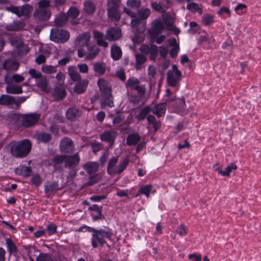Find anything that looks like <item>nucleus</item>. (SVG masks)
<instances>
[{
    "instance_id": "37",
    "label": "nucleus",
    "mask_w": 261,
    "mask_h": 261,
    "mask_svg": "<svg viewBox=\"0 0 261 261\" xmlns=\"http://www.w3.org/2000/svg\"><path fill=\"white\" fill-rule=\"evenodd\" d=\"M119 156H116L112 157L109 161L107 166V172L109 174L111 175L115 173V166L118 161Z\"/></svg>"
},
{
    "instance_id": "45",
    "label": "nucleus",
    "mask_w": 261,
    "mask_h": 261,
    "mask_svg": "<svg viewBox=\"0 0 261 261\" xmlns=\"http://www.w3.org/2000/svg\"><path fill=\"white\" fill-rule=\"evenodd\" d=\"M36 84L42 91H47L48 82L45 75L39 79Z\"/></svg>"
},
{
    "instance_id": "2",
    "label": "nucleus",
    "mask_w": 261,
    "mask_h": 261,
    "mask_svg": "<svg viewBox=\"0 0 261 261\" xmlns=\"http://www.w3.org/2000/svg\"><path fill=\"white\" fill-rule=\"evenodd\" d=\"M113 233L111 229L100 228L95 233L92 234L91 245L93 248H96L98 246L103 247L106 243V239L111 240Z\"/></svg>"
},
{
    "instance_id": "4",
    "label": "nucleus",
    "mask_w": 261,
    "mask_h": 261,
    "mask_svg": "<svg viewBox=\"0 0 261 261\" xmlns=\"http://www.w3.org/2000/svg\"><path fill=\"white\" fill-rule=\"evenodd\" d=\"M83 168L90 176V179L87 182V186H92L98 182V180L96 178L97 177L96 173L99 168L98 163L95 162H87L83 165Z\"/></svg>"
},
{
    "instance_id": "8",
    "label": "nucleus",
    "mask_w": 261,
    "mask_h": 261,
    "mask_svg": "<svg viewBox=\"0 0 261 261\" xmlns=\"http://www.w3.org/2000/svg\"><path fill=\"white\" fill-rule=\"evenodd\" d=\"M80 161V158L77 153H75L72 155H66L64 161V167L66 168L72 169L70 172V174L72 176H75L76 174V171L73 169L78 165Z\"/></svg>"
},
{
    "instance_id": "49",
    "label": "nucleus",
    "mask_w": 261,
    "mask_h": 261,
    "mask_svg": "<svg viewBox=\"0 0 261 261\" xmlns=\"http://www.w3.org/2000/svg\"><path fill=\"white\" fill-rule=\"evenodd\" d=\"M94 70L98 75H103L106 72V67L104 63H96L94 65Z\"/></svg>"
},
{
    "instance_id": "62",
    "label": "nucleus",
    "mask_w": 261,
    "mask_h": 261,
    "mask_svg": "<svg viewBox=\"0 0 261 261\" xmlns=\"http://www.w3.org/2000/svg\"><path fill=\"white\" fill-rule=\"evenodd\" d=\"M50 2L48 0H41L38 3V9H45L49 6Z\"/></svg>"
},
{
    "instance_id": "17",
    "label": "nucleus",
    "mask_w": 261,
    "mask_h": 261,
    "mask_svg": "<svg viewBox=\"0 0 261 261\" xmlns=\"http://www.w3.org/2000/svg\"><path fill=\"white\" fill-rule=\"evenodd\" d=\"M65 157L66 155H57L51 159V163L49 165L53 166L55 171H61L63 169Z\"/></svg>"
},
{
    "instance_id": "64",
    "label": "nucleus",
    "mask_w": 261,
    "mask_h": 261,
    "mask_svg": "<svg viewBox=\"0 0 261 261\" xmlns=\"http://www.w3.org/2000/svg\"><path fill=\"white\" fill-rule=\"evenodd\" d=\"M246 6L245 4H239L235 7V11L238 14H242L245 11Z\"/></svg>"
},
{
    "instance_id": "30",
    "label": "nucleus",
    "mask_w": 261,
    "mask_h": 261,
    "mask_svg": "<svg viewBox=\"0 0 261 261\" xmlns=\"http://www.w3.org/2000/svg\"><path fill=\"white\" fill-rule=\"evenodd\" d=\"M97 85L103 95L111 93V88L108 86V83L106 80L99 79L97 82Z\"/></svg>"
},
{
    "instance_id": "54",
    "label": "nucleus",
    "mask_w": 261,
    "mask_h": 261,
    "mask_svg": "<svg viewBox=\"0 0 261 261\" xmlns=\"http://www.w3.org/2000/svg\"><path fill=\"white\" fill-rule=\"evenodd\" d=\"M37 138L39 141L46 143L50 140L51 135L48 133H41L38 135Z\"/></svg>"
},
{
    "instance_id": "14",
    "label": "nucleus",
    "mask_w": 261,
    "mask_h": 261,
    "mask_svg": "<svg viewBox=\"0 0 261 261\" xmlns=\"http://www.w3.org/2000/svg\"><path fill=\"white\" fill-rule=\"evenodd\" d=\"M93 35L98 46H101L105 48L108 47V43L106 41V40H107V38H106V34L105 35L101 32L94 30L93 31Z\"/></svg>"
},
{
    "instance_id": "19",
    "label": "nucleus",
    "mask_w": 261,
    "mask_h": 261,
    "mask_svg": "<svg viewBox=\"0 0 261 261\" xmlns=\"http://www.w3.org/2000/svg\"><path fill=\"white\" fill-rule=\"evenodd\" d=\"M52 95L57 100H62L66 95L65 88L62 85L55 86L52 92Z\"/></svg>"
},
{
    "instance_id": "44",
    "label": "nucleus",
    "mask_w": 261,
    "mask_h": 261,
    "mask_svg": "<svg viewBox=\"0 0 261 261\" xmlns=\"http://www.w3.org/2000/svg\"><path fill=\"white\" fill-rule=\"evenodd\" d=\"M140 140V136L138 134L129 135L126 138V144L129 146L135 145Z\"/></svg>"
},
{
    "instance_id": "51",
    "label": "nucleus",
    "mask_w": 261,
    "mask_h": 261,
    "mask_svg": "<svg viewBox=\"0 0 261 261\" xmlns=\"http://www.w3.org/2000/svg\"><path fill=\"white\" fill-rule=\"evenodd\" d=\"M158 46L154 44H151V48L149 52V58L151 60L154 61L158 55Z\"/></svg>"
},
{
    "instance_id": "38",
    "label": "nucleus",
    "mask_w": 261,
    "mask_h": 261,
    "mask_svg": "<svg viewBox=\"0 0 261 261\" xmlns=\"http://www.w3.org/2000/svg\"><path fill=\"white\" fill-rule=\"evenodd\" d=\"M88 53L86 55V59L91 60L95 58L99 53V49L95 45H90L88 47Z\"/></svg>"
},
{
    "instance_id": "43",
    "label": "nucleus",
    "mask_w": 261,
    "mask_h": 261,
    "mask_svg": "<svg viewBox=\"0 0 261 261\" xmlns=\"http://www.w3.org/2000/svg\"><path fill=\"white\" fill-rule=\"evenodd\" d=\"M104 99L101 103V107L104 108L105 106H108L110 108H112L114 107V103L113 101V97L111 93L110 94H107L106 95H103Z\"/></svg>"
},
{
    "instance_id": "53",
    "label": "nucleus",
    "mask_w": 261,
    "mask_h": 261,
    "mask_svg": "<svg viewBox=\"0 0 261 261\" xmlns=\"http://www.w3.org/2000/svg\"><path fill=\"white\" fill-rule=\"evenodd\" d=\"M79 14L80 11L77 8L71 7L68 10L67 15L68 16V18L70 17L72 18H76L79 16Z\"/></svg>"
},
{
    "instance_id": "18",
    "label": "nucleus",
    "mask_w": 261,
    "mask_h": 261,
    "mask_svg": "<svg viewBox=\"0 0 261 261\" xmlns=\"http://www.w3.org/2000/svg\"><path fill=\"white\" fill-rule=\"evenodd\" d=\"M0 105L7 106L11 109H16L15 98L8 95H2L0 97Z\"/></svg>"
},
{
    "instance_id": "22",
    "label": "nucleus",
    "mask_w": 261,
    "mask_h": 261,
    "mask_svg": "<svg viewBox=\"0 0 261 261\" xmlns=\"http://www.w3.org/2000/svg\"><path fill=\"white\" fill-rule=\"evenodd\" d=\"M213 168L215 171L218 172L221 175L228 176L232 170L237 169V166L234 163H231L226 167L224 171L222 170L220 167H217V165H214Z\"/></svg>"
},
{
    "instance_id": "41",
    "label": "nucleus",
    "mask_w": 261,
    "mask_h": 261,
    "mask_svg": "<svg viewBox=\"0 0 261 261\" xmlns=\"http://www.w3.org/2000/svg\"><path fill=\"white\" fill-rule=\"evenodd\" d=\"M6 244L8 251L10 254H16L17 252V249L16 245L12 241V239L9 238L6 240Z\"/></svg>"
},
{
    "instance_id": "36",
    "label": "nucleus",
    "mask_w": 261,
    "mask_h": 261,
    "mask_svg": "<svg viewBox=\"0 0 261 261\" xmlns=\"http://www.w3.org/2000/svg\"><path fill=\"white\" fill-rule=\"evenodd\" d=\"M111 55L112 59L115 61L118 60L122 57V51L120 47L113 44L111 47Z\"/></svg>"
},
{
    "instance_id": "61",
    "label": "nucleus",
    "mask_w": 261,
    "mask_h": 261,
    "mask_svg": "<svg viewBox=\"0 0 261 261\" xmlns=\"http://www.w3.org/2000/svg\"><path fill=\"white\" fill-rule=\"evenodd\" d=\"M156 74V69L154 66L149 65L148 68V75L150 80L154 78Z\"/></svg>"
},
{
    "instance_id": "58",
    "label": "nucleus",
    "mask_w": 261,
    "mask_h": 261,
    "mask_svg": "<svg viewBox=\"0 0 261 261\" xmlns=\"http://www.w3.org/2000/svg\"><path fill=\"white\" fill-rule=\"evenodd\" d=\"M175 232L180 236H184L187 234V228L184 224H181L177 228Z\"/></svg>"
},
{
    "instance_id": "16",
    "label": "nucleus",
    "mask_w": 261,
    "mask_h": 261,
    "mask_svg": "<svg viewBox=\"0 0 261 261\" xmlns=\"http://www.w3.org/2000/svg\"><path fill=\"white\" fill-rule=\"evenodd\" d=\"M106 38L110 41H115L119 39L122 35L121 30L119 28H111L106 31Z\"/></svg>"
},
{
    "instance_id": "15",
    "label": "nucleus",
    "mask_w": 261,
    "mask_h": 261,
    "mask_svg": "<svg viewBox=\"0 0 261 261\" xmlns=\"http://www.w3.org/2000/svg\"><path fill=\"white\" fill-rule=\"evenodd\" d=\"M50 11L45 9H37L33 16L37 21H43L48 20L50 17Z\"/></svg>"
},
{
    "instance_id": "26",
    "label": "nucleus",
    "mask_w": 261,
    "mask_h": 261,
    "mask_svg": "<svg viewBox=\"0 0 261 261\" xmlns=\"http://www.w3.org/2000/svg\"><path fill=\"white\" fill-rule=\"evenodd\" d=\"M82 115V112L74 108H69L66 113V116L67 119L71 121H74Z\"/></svg>"
},
{
    "instance_id": "46",
    "label": "nucleus",
    "mask_w": 261,
    "mask_h": 261,
    "mask_svg": "<svg viewBox=\"0 0 261 261\" xmlns=\"http://www.w3.org/2000/svg\"><path fill=\"white\" fill-rule=\"evenodd\" d=\"M6 91L10 94H21L22 93V87L16 85H10L6 87Z\"/></svg>"
},
{
    "instance_id": "3",
    "label": "nucleus",
    "mask_w": 261,
    "mask_h": 261,
    "mask_svg": "<svg viewBox=\"0 0 261 261\" xmlns=\"http://www.w3.org/2000/svg\"><path fill=\"white\" fill-rule=\"evenodd\" d=\"M121 0H107V10L108 18L113 21L118 22L121 18L119 8Z\"/></svg>"
},
{
    "instance_id": "11",
    "label": "nucleus",
    "mask_w": 261,
    "mask_h": 261,
    "mask_svg": "<svg viewBox=\"0 0 261 261\" xmlns=\"http://www.w3.org/2000/svg\"><path fill=\"white\" fill-rule=\"evenodd\" d=\"M60 151L64 153H70L74 150L73 142L69 138L65 137L62 139L60 144Z\"/></svg>"
},
{
    "instance_id": "9",
    "label": "nucleus",
    "mask_w": 261,
    "mask_h": 261,
    "mask_svg": "<svg viewBox=\"0 0 261 261\" xmlns=\"http://www.w3.org/2000/svg\"><path fill=\"white\" fill-rule=\"evenodd\" d=\"M41 115L37 113L24 114L22 116L21 124L26 127L32 126L37 123Z\"/></svg>"
},
{
    "instance_id": "31",
    "label": "nucleus",
    "mask_w": 261,
    "mask_h": 261,
    "mask_svg": "<svg viewBox=\"0 0 261 261\" xmlns=\"http://www.w3.org/2000/svg\"><path fill=\"white\" fill-rule=\"evenodd\" d=\"M169 44L172 46L173 48L170 51V55L171 58H175L177 57L179 51V45L177 43L175 38H173L169 40Z\"/></svg>"
},
{
    "instance_id": "47",
    "label": "nucleus",
    "mask_w": 261,
    "mask_h": 261,
    "mask_svg": "<svg viewBox=\"0 0 261 261\" xmlns=\"http://www.w3.org/2000/svg\"><path fill=\"white\" fill-rule=\"evenodd\" d=\"M151 188L152 186L151 185L142 186L137 192L136 196H138L141 194H144L147 197H148L150 194V192L151 190Z\"/></svg>"
},
{
    "instance_id": "10",
    "label": "nucleus",
    "mask_w": 261,
    "mask_h": 261,
    "mask_svg": "<svg viewBox=\"0 0 261 261\" xmlns=\"http://www.w3.org/2000/svg\"><path fill=\"white\" fill-rule=\"evenodd\" d=\"M6 9L8 11L15 14L18 16L20 17L22 16H27L29 15L31 11L32 10V7L29 5H24L22 7L10 6L6 8Z\"/></svg>"
},
{
    "instance_id": "34",
    "label": "nucleus",
    "mask_w": 261,
    "mask_h": 261,
    "mask_svg": "<svg viewBox=\"0 0 261 261\" xmlns=\"http://www.w3.org/2000/svg\"><path fill=\"white\" fill-rule=\"evenodd\" d=\"M166 110V103H161L155 105L153 108L152 111L154 114L156 115L158 117H160L165 114Z\"/></svg>"
},
{
    "instance_id": "35",
    "label": "nucleus",
    "mask_w": 261,
    "mask_h": 261,
    "mask_svg": "<svg viewBox=\"0 0 261 261\" xmlns=\"http://www.w3.org/2000/svg\"><path fill=\"white\" fill-rule=\"evenodd\" d=\"M68 18L67 14L65 13L60 14L56 17L55 19L54 23L55 25L57 27H63L68 21Z\"/></svg>"
},
{
    "instance_id": "48",
    "label": "nucleus",
    "mask_w": 261,
    "mask_h": 261,
    "mask_svg": "<svg viewBox=\"0 0 261 261\" xmlns=\"http://www.w3.org/2000/svg\"><path fill=\"white\" fill-rule=\"evenodd\" d=\"M151 108L149 106L145 107L142 109L136 116V118L139 121L144 120L147 115L150 112Z\"/></svg>"
},
{
    "instance_id": "23",
    "label": "nucleus",
    "mask_w": 261,
    "mask_h": 261,
    "mask_svg": "<svg viewBox=\"0 0 261 261\" xmlns=\"http://www.w3.org/2000/svg\"><path fill=\"white\" fill-rule=\"evenodd\" d=\"M164 29V25L160 20H155L152 22L150 34L152 37L156 36L161 34Z\"/></svg>"
},
{
    "instance_id": "25",
    "label": "nucleus",
    "mask_w": 261,
    "mask_h": 261,
    "mask_svg": "<svg viewBox=\"0 0 261 261\" xmlns=\"http://www.w3.org/2000/svg\"><path fill=\"white\" fill-rule=\"evenodd\" d=\"M89 209L93 211V213H92V216L93 220L96 221L103 218V216L102 214V207L101 206L93 204L90 206Z\"/></svg>"
},
{
    "instance_id": "57",
    "label": "nucleus",
    "mask_w": 261,
    "mask_h": 261,
    "mask_svg": "<svg viewBox=\"0 0 261 261\" xmlns=\"http://www.w3.org/2000/svg\"><path fill=\"white\" fill-rule=\"evenodd\" d=\"M41 68L42 71L45 73H52L57 71L56 67L51 65H43Z\"/></svg>"
},
{
    "instance_id": "39",
    "label": "nucleus",
    "mask_w": 261,
    "mask_h": 261,
    "mask_svg": "<svg viewBox=\"0 0 261 261\" xmlns=\"http://www.w3.org/2000/svg\"><path fill=\"white\" fill-rule=\"evenodd\" d=\"M68 74L71 80L76 82L80 80L81 76L75 66H69L68 70Z\"/></svg>"
},
{
    "instance_id": "27",
    "label": "nucleus",
    "mask_w": 261,
    "mask_h": 261,
    "mask_svg": "<svg viewBox=\"0 0 261 261\" xmlns=\"http://www.w3.org/2000/svg\"><path fill=\"white\" fill-rule=\"evenodd\" d=\"M89 84V81L87 79L80 80L76 83L74 88V92L77 94L84 93L87 88Z\"/></svg>"
},
{
    "instance_id": "32",
    "label": "nucleus",
    "mask_w": 261,
    "mask_h": 261,
    "mask_svg": "<svg viewBox=\"0 0 261 261\" xmlns=\"http://www.w3.org/2000/svg\"><path fill=\"white\" fill-rule=\"evenodd\" d=\"M167 3V6H163L161 3H158L157 2H151L150 6L151 8L156 12H164L169 7L170 1L169 0H166Z\"/></svg>"
},
{
    "instance_id": "6",
    "label": "nucleus",
    "mask_w": 261,
    "mask_h": 261,
    "mask_svg": "<svg viewBox=\"0 0 261 261\" xmlns=\"http://www.w3.org/2000/svg\"><path fill=\"white\" fill-rule=\"evenodd\" d=\"M126 88L130 90H135L141 96L145 95L146 93V88L144 85H141L139 80L134 76L129 77L125 83Z\"/></svg>"
},
{
    "instance_id": "52",
    "label": "nucleus",
    "mask_w": 261,
    "mask_h": 261,
    "mask_svg": "<svg viewBox=\"0 0 261 261\" xmlns=\"http://www.w3.org/2000/svg\"><path fill=\"white\" fill-rule=\"evenodd\" d=\"M214 16L210 14H204L202 16V22L205 25H210L214 22Z\"/></svg>"
},
{
    "instance_id": "40",
    "label": "nucleus",
    "mask_w": 261,
    "mask_h": 261,
    "mask_svg": "<svg viewBox=\"0 0 261 261\" xmlns=\"http://www.w3.org/2000/svg\"><path fill=\"white\" fill-rule=\"evenodd\" d=\"M150 14V10L148 8H142L138 10L137 14H136L138 18H140L143 21L149 17Z\"/></svg>"
},
{
    "instance_id": "56",
    "label": "nucleus",
    "mask_w": 261,
    "mask_h": 261,
    "mask_svg": "<svg viewBox=\"0 0 261 261\" xmlns=\"http://www.w3.org/2000/svg\"><path fill=\"white\" fill-rule=\"evenodd\" d=\"M31 182L36 187L39 186L42 182L40 176L38 174L33 175L31 177Z\"/></svg>"
},
{
    "instance_id": "7",
    "label": "nucleus",
    "mask_w": 261,
    "mask_h": 261,
    "mask_svg": "<svg viewBox=\"0 0 261 261\" xmlns=\"http://www.w3.org/2000/svg\"><path fill=\"white\" fill-rule=\"evenodd\" d=\"M69 33L63 29H52L50 31V39L57 43H64L69 38Z\"/></svg>"
},
{
    "instance_id": "20",
    "label": "nucleus",
    "mask_w": 261,
    "mask_h": 261,
    "mask_svg": "<svg viewBox=\"0 0 261 261\" xmlns=\"http://www.w3.org/2000/svg\"><path fill=\"white\" fill-rule=\"evenodd\" d=\"M133 18L130 22L132 27L136 29L139 32H144L146 29V21L136 17Z\"/></svg>"
},
{
    "instance_id": "42",
    "label": "nucleus",
    "mask_w": 261,
    "mask_h": 261,
    "mask_svg": "<svg viewBox=\"0 0 261 261\" xmlns=\"http://www.w3.org/2000/svg\"><path fill=\"white\" fill-rule=\"evenodd\" d=\"M129 163V160L127 158H124L123 160L119 163L118 165L115 170V173L117 174H121L127 167Z\"/></svg>"
},
{
    "instance_id": "60",
    "label": "nucleus",
    "mask_w": 261,
    "mask_h": 261,
    "mask_svg": "<svg viewBox=\"0 0 261 261\" xmlns=\"http://www.w3.org/2000/svg\"><path fill=\"white\" fill-rule=\"evenodd\" d=\"M126 4L133 8H139L141 6V0H128Z\"/></svg>"
},
{
    "instance_id": "13",
    "label": "nucleus",
    "mask_w": 261,
    "mask_h": 261,
    "mask_svg": "<svg viewBox=\"0 0 261 261\" xmlns=\"http://www.w3.org/2000/svg\"><path fill=\"white\" fill-rule=\"evenodd\" d=\"M117 136L118 133L116 131L107 130L100 135V138L102 141L109 143V147L112 148Z\"/></svg>"
},
{
    "instance_id": "29",
    "label": "nucleus",
    "mask_w": 261,
    "mask_h": 261,
    "mask_svg": "<svg viewBox=\"0 0 261 261\" xmlns=\"http://www.w3.org/2000/svg\"><path fill=\"white\" fill-rule=\"evenodd\" d=\"M24 23L21 21H14L10 24H8L5 29L8 31H18L22 30L24 27Z\"/></svg>"
},
{
    "instance_id": "33",
    "label": "nucleus",
    "mask_w": 261,
    "mask_h": 261,
    "mask_svg": "<svg viewBox=\"0 0 261 261\" xmlns=\"http://www.w3.org/2000/svg\"><path fill=\"white\" fill-rule=\"evenodd\" d=\"M136 62L135 68L137 70L142 69V65L147 61V58L143 54H138L135 55Z\"/></svg>"
},
{
    "instance_id": "12",
    "label": "nucleus",
    "mask_w": 261,
    "mask_h": 261,
    "mask_svg": "<svg viewBox=\"0 0 261 261\" xmlns=\"http://www.w3.org/2000/svg\"><path fill=\"white\" fill-rule=\"evenodd\" d=\"M91 35L89 32H85L80 35L75 41V45L78 48L90 46Z\"/></svg>"
},
{
    "instance_id": "21",
    "label": "nucleus",
    "mask_w": 261,
    "mask_h": 261,
    "mask_svg": "<svg viewBox=\"0 0 261 261\" xmlns=\"http://www.w3.org/2000/svg\"><path fill=\"white\" fill-rule=\"evenodd\" d=\"M19 66V63L13 59H8L3 62V69L6 71H15L18 69Z\"/></svg>"
},
{
    "instance_id": "24",
    "label": "nucleus",
    "mask_w": 261,
    "mask_h": 261,
    "mask_svg": "<svg viewBox=\"0 0 261 261\" xmlns=\"http://www.w3.org/2000/svg\"><path fill=\"white\" fill-rule=\"evenodd\" d=\"M61 188L59 187V182L57 181H48L44 186V192L46 194H50Z\"/></svg>"
},
{
    "instance_id": "59",
    "label": "nucleus",
    "mask_w": 261,
    "mask_h": 261,
    "mask_svg": "<svg viewBox=\"0 0 261 261\" xmlns=\"http://www.w3.org/2000/svg\"><path fill=\"white\" fill-rule=\"evenodd\" d=\"M29 73L33 79L39 80L41 78L43 75L40 72H37L35 69L31 68L29 70Z\"/></svg>"
},
{
    "instance_id": "55",
    "label": "nucleus",
    "mask_w": 261,
    "mask_h": 261,
    "mask_svg": "<svg viewBox=\"0 0 261 261\" xmlns=\"http://www.w3.org/2000/svg\"><path fill=\"white\" fill-rule=\"evenodd\" d=\"M90 144L92 148L93 152L94 153H96L97 152L100 151L103 148L102 144L95 141L90 142Z\"/></svg>"
},
{
    "instance_id": "50",
    "label": "nucleus",
    "mask_w": 261,
    "mask_h": 261,
    "mask_svg": "<svg viewBox=\"0 0 261 261\" xmlns=\"http://www.w3.org/2000/svg\"><path fill=\"white\" fill-rule=\"evenodd\" d=\"M190 28L188 30V32L191 35H194L197 33L200 30V27L195 21H191L189 23Z\"/></svg>"
},
{
    "instance_id": "1",
    "label": "nucleus",
    "mask_w": 261,
    "mask_h": 261,
    "mask_svg": "<svg viewBox=\"0 0 261 261\" xmlns=\"http://www.w3.org/2000/svg\"><path fill=\"white\" fill-rule=\"evenodd\" d=\"M31 143L28 139L20 141H12L7 145L12 156L16 158H23L28 155L31 149Z\"/></svg>"
},
{
    "instance_id": "5",
    "label": "nucleus",
    "mask_w": 261,
    "mask_h": 261,
    "mask_svg": "<svg viewBox=\"0 0 261 261\" xmlns=\"http://www.w3.org/2000/svg\"><path fill=\"white\" fill-rule=\"evenodd\" d=\"M181 73L178 69L176 65H173L172 70L167 72V83L172 87H177L178 89L179 82L181 80Z\"/></svg>"
},
{
    "instance_id": "63",
    "label": "nucleus",
    "mask_w": 261,
    "mask_h": 261,
    "mask_svg": "<svg viewBox=\"0 0 261 261\" xmlns=\"http://www.w3.org/2000/svg\"><path fill=\"white\" fill-rule=\"evenodd\" d=\"M37 261H52L51 257L46 254H41L36 258Z\"/></svg>"
},
{
    "instance_id": "28",
    "label": "nucleus",
    "mask_w": 261,
    "mask_h": 261,
    "mask_svg": "<svg viewBox=\"0 0 261 261\" xmlns=\"http://www.w3.org/2000/svg\"><path fill=\"white\" fill-rule=\"evenodd\" d=\"M83 10L84 13L87 15H91L94 14L96 10L95 3L90 0H87L84 2Z\"/></svg>"
}]
</instances>
